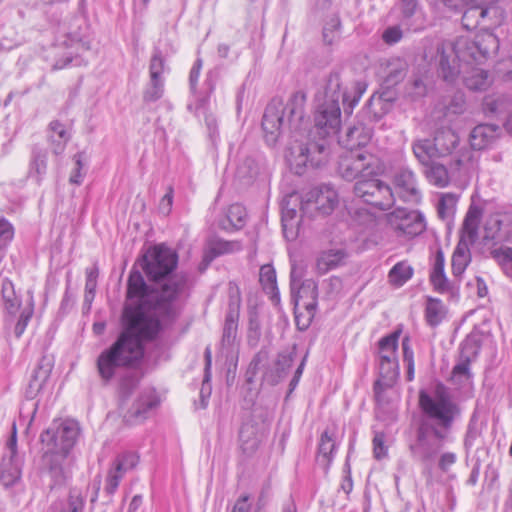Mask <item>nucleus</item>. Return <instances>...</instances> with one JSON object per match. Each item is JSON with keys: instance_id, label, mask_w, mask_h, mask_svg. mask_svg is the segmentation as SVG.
<instances>
[{"instance_id": "0eeeda50", "label": "nucleus", "mask_w": 512, "mask_h": 512, "mask_svg": "<svg viewBox=\"0 0 512 512\" xmlns=\"http://www.w3.org/2000/svg\"><path fill=\"white\" fill-rule=\"evenodd\" d=\"M462 25L473 30L483 24L487 27L498 26L503 21V10L496 0H471L464 7Z\"/></svg>"}, {"instance_id": "de8ad7c7", "label": "nucleus", "mask_w": 512, "mask_h": 512, "mask_svg": "<svg viewBox=\"0 0 512 512\" xmlns=\"http://www.w3.org/2000/svg\"><path fill=\"white\" fill-rule=\"evenodd\" d=\"M139 462V457L133 453V452H124L119 454L115 460L113 461L112 465L117 468V470H120L121 473L124 475L136 467V465Z\"/></svg>"}, {"instance_id": "4c0bfd02", "label": "nucleus", "mask_w": 512, "mask_h": 512, "mask_svg": "<svg viewBox=\"0 0 512 512\" xmlns=\"http://www.w3.org/2000/svg\"><path fill=\"white\" fill-rule=\"evenodd\" d=\"M414 269L407 261L396 263L388 273V281L395 287L403 286L413 276Z\"/></svg>"}, {"instance_id": "412c9836", "label": "nucleus", "mask_w": 512, "mask_h": 512, "mask_svg": "<svg viewBox=\"0 0 512 512\" xmlns=\"http://www.w3.org/2000/svg\"><path fill=\"white\" fill-rule=\"evenodd\" d=\"M371 129L364 125H355L349 127L344 135L339 137V144L347 151H362L371 140Z\"/></svg>"}, {"instance_id": "b1692460", "label": "nucleus", "mask_w": 512, "mask_h": 512, "mask_svg": "<svg viewBox=\"0 0 512 512\" xmlns=\"http://www.w3.org/2000/svg\"><path fill=\"white\" fill-rule=\"evenodd\" d=\"M262 165L255 156H245L239 160L235 177L244 186L251 185L260 175Z\"/></svg>"}, {"instance_id": "4468645a", "label": "nucleus", "mask_w": 512, "mask_h": 512, "mask_svg": "<svg viewBox=\"0 0 512 512\" xmlns=\"http://www.w3.org/2000/svg\"><path fill=\"white\" fill-rule=\"evenodd\" d=\"M165 58L162 51L155 47L149 64V82L143 93V99L146 102H155L159 100L164 93Z\"/></svg>"}, {"instance_id": "1a4fd4ad", "label": "nucleus", "mask_w": 512, "mask_h": 512, "mask_svg": "<svg viewBox=\"0 0 512 512\" xmlns=\"http://www.w3.org/2000/svg\"><path fill=\"white\" fill-rule=\"evenodd\" d=\"M353 192L361 201L380 210L391 208L395 202L391 187L373 176L358 179L354 184Z\"/></svg>"}, {"instance_id": "473e14b6", "label": "nucleus", "mask_w": 512, "mask_h": 512, "mask_svg": "<svg viewBox=\"0 0 512 512\" xmlns=\"http://www.w3.org/2000/svg\"><path fill=\"white\" fill-rule=\"evenodd\" d=\"M1 294L7 314L15 317L21 307V299L16 295L14 284L9 279L2 280Z\"/></svg>"}, {"instance_id": "9d476101", "label": "nucleus", "mask_w": 512, "mask_h": 512, "mask_svg": "<svg viewBox=\"0 0 512 512\" xmlns=\"http://www.w3.org/2000/svg\"><path fill=\"white\" fill-rule=\"evenodd\" d=\"M386 221L399 237L413 238L426 229L423 215L419 211H411L406 208H397L386 214Z\"/></svg>"}, {"instance_id": "f704fd0d", "label": "nucleus", "mask_w": 512, "mask_h": 512, "mask_svg": "<svg viewBox=\"0 0 512 512\" xmlns=\"http://www.w3.org/2000/svg\"><path fill=\"white\" fill-rule=\"evenodd\" d=\"M345 253L341 249L324 251L317 258L316 268L320 274L338 267L344 260Z\"/></svg>"}, {"instance_id": "a19ab883", "label": "nucleus", "mask_w": 512, "mask_h": 512, "mask_svg": "<svg viewBox=\"0 0 512 512\" xmlns=\"http://www.w3.org/2000/svg\"><path fill=\"white\" fill-rule=\"evenodd\" d=\"M47 171V152L45 150L34 148L32 151V158L30 163L29 175L36 178L37 183H40L42 177Z\"/></svg>"}, {"instance_id": "39448f33", "label": "nucleus", "mask_w": 512, "mask_h": 512, "mask_svg": "<svg viewBox=\"0 0 512 512\" xmlns=\"http://www.w3.org/2000/svg\"><path fill=\"white\" fill-rule=\"evenodd\" d=\"M178 264V255L175 250L164 244L149 248L142 257V269L147 278L153 282H166L173 277L172 272Z\"/></svg>"}, {"instance_id": "6e6d98bb", "label": "nucleus", "mask_w": 512, "mask_h": 512, "mask_svg": "<svg viewBox=\"0 0 512 512\" xmlns=\"http://www.w3.org/2000/svg\"><path fill=\"white\" fill-rule=\"evenodd\" d=\"M293 364L292 354H279L276 361V372L279 378H283L287 375Z\"/></svg>"}, {"instance_id": "052dcab7", "label": "nucleus", "mask_w": 512, "mask_h": 512, "mask_svg": "<svg viewBox=\"0 0 512 512\" xmlns=\"http://www.w3.org/2000/svg\"><path fill=\"white\" fill-rule=\"evenodd\" d=\"M399 335V332H394L381 338L379 341V350H389L390 354H396Z\"/></svg>"}, {"instance_id": "a18cd8bd", "label": "nucleus", "mask_w": 512, "mask_h": 512, "mask_svg": "<svg viewBox=\"0 0 512 512\" xmlns=\"http://www.w3.org/2000/svg\"><path fill=\"white\" fill-rule=\"evenodd\" d=\"M261 323L257 313L253 312L249 315L247 329V343L251 347H256L261 339Z\"/></svg>"}, {"instance_id": "5fc2aeb1", "label": "nucleus", "mask_w": 512, "mask_h": 512, "mask_svg": "<svg viewBox=\"0 0 512 512\" xmlns=\"http://www.w3.org/2000/svg\"><path fill=\"white\" fill-rule=\"evenodd\" d=\"M98 274L99 271L96 266L86 270L85 300H88V294H92V297H94Z\"/></svg>"}, {"instance_id": "e433bc0d", "label": "nucleus", "mask_w": 512, "mask_h": 512, "mask_svg": "<svg viewBox=\"0 0 512 512\" xmlns=\"http://www.w3.org/2000/svg\"><path fill=\"white\" fill-rule=\"evenodd\" d=\"M446 309L440 299L428 297L425 307V319L429 326L436 327L445 318Z\"/></svg>"}, {"instance_id": "4d7b16f0", "label": "nucleus", "mask_w": 512, "mask_h": 512, "mask_svg": "<svg viewBox=\"0 0 512 512\" xmlns=\"http://www.w3.org/2000/svg\"><path fill=\"white\" fill-rule=\"evenodd\" d=\"M14 235L13 226L5 218L0 219V249L7 246Z\"/></svg>"}, {"instance_id": "49530a36", "label": "nucleus", "mask_w": 512, "mask_h": 512, "mask_svg": "<svg viewBox=\"0 0 512 512\" xmlns=\"http://www.w3.org/2000/svg\"><path fill=\"white\" fill-rule=\"evenodd\" d=\"M139 462V457L133 453V452H124L119 454L115 460L113 461L112 465L117 468V470H120L121 473L124 475L136 467V465Z\"/></svg>"}, {"instance_id": "9b49d317", "label": "nucleus", "mask_w": 512, "mask_h": 512, "mask_svg": "<svg viewBox=\"0 0 512 512\" xmlns=\"http://www.w3.org/2000/svg\"><path fill=\"white\" fill-rule=\"evenodd\" d=\"M79 435L78 423L72 420H65L59 424L54 423L40 435V441L45 448L54 449L58 447V437H62V452L68 453L76 443Z\"/></svg>"}, {"instance_id": "338daca9", "label": "nucleus", "mask_w": 512, "mask_h": 512, "mask_svg": "<svg viewBox=\"0 0 512 512\" xmlns=\"http://www.w3.org/2000/svg\"><path fill=\"white\" fill-rule=\"evenodd\" d=\"M4 455H7V458H11L12 460L14 458H19L17 454V437H16V425L13 423L12 426V435L10 439L7 441L6 444V453Z\"/></svg>"}, {"instance_id": "393cba45", "label": "nucleus", "mask_w": 512, "mask_h": 512, "mask_svg": "<svg viewBox=\"0 0 512 512\" xmlns=\"http://www.w3.org/2000/svg\"><path fill=\"white\" fill-rule=\"evenodd\" d=\"M499 127L492 124H480L470 133V145L474 150H482L492 144L499 135Z\"/></svg>"}, {"instance_id": "79ce46f5", "label": "nucleus", "mask_w": 512, "mask_h": 512, "mask_svg": "<svg viewBox=\"0 0 512 512\" xmlns=\"http://www.w3.org/2000/svg\"><path fill=\"white\" fill-rule=\"evenodd\" d=\"M483 106L487 113L503 115L512 110V98L509 96H488L485 97Z\"/></svg>"}, {"instance_id": "7c9ffc66", "label": "nucleus", "mask_w": 512, "mask_h": 512, "mask_svg": "<svg viewBox=\"0 0 512 512\" xmlns=\"http://www.w3.org/2000/svg\"><path fill=\"white\" fill-rule=\"evenodd\" d=\"M436 149L440 156L444 157L452 153L459 144V136L450 128H443L436 132L434 136Z\"/></svg>"}, {"instance_id": "f8f14e48", "label": "nucleus", "mask_w": 512, "mask_h": 512, "mask_svg": "<svg viewBox=\"0 0 512 512\" xmlns=\"http://www.w3.org/2000/svg\"><path fill=\"white\" fill-rule=\"evenodd\" d=\"M338 204V194L330 186L323 185L311 189L301 201V211L303 214L313 215L318 211L323 215L330 214Z\"/></svg>"}, {"instance_id": "423d86ee", "label": "nucleus", "mask_w": 512, "mask_h": 512, "mask_svg": "<svg viewBox=\"0 0 512 512\" xmlns=\"http://www.w3.org/2000/svg\"><path fill=\"white\" fill-rule=\"evenodd\" d=\"M379 171L378 158L367 151H347L338 163V173L348 181L376 176Z\"/></svg>"}, {"instance_id": "f3484780", "label": "nucleus", "mask_w": 512, "mask_h": 512, "mask_svg": "<svg viewBox=\"0 0 512 512\" xmlns=\"http://www.w3.org/2000/svg\"><path fill=\"white\" fill-rule=\"evenodd\" d=\"M396 194L405 202L418 203L421 193L417 187L415 174L409 169H401L394 176Z\"/></svg>"}, {"instance_id": "f03ea898", "label": "nucleus", "mask_w": 512, "mask_h": 512, "mask_svg": "<svg viewBox=\"0 0 512 512\" xmlns=\"http://www.w3.org/2000/svg\"><path fill=\"white\" fill-rule=\"evenodd\" d=\"M190 289L189 276L174 274L159 289L150 290L141 272L133 270L127 282L128 304L123 310V330L96 361L99 376L109 382L120 367H135L144 357V342L157 338L179 318Z\"/></svg>"}, {"instance_id": "c756f323", "label": "nucleus", "mask_w": 512, "mask_h": 512, "mask_svg": "<svg viewBox=\"0 0 512 512\" xmlns=\"http://www.w3.org/2000/svg\"><path fill=\"white\" fill-rule=\"evenodd\" d=\"M412 149L415 157L423 166L434 163L436 162L435 158L441 157L434 140H417L413 143Z\"/></svg>"}, {"instance_id": "3c124183", "label": "nucleus", "mask_w": 512, "mask_h": 512, "mask_svg": "<svg viewBox=\"0 0 512 512\" xmlns=\"http://www.w3.org/2000/svg\"><path fill=\"white\" fill-rule=\"evenodd\" d=\"M457 197L454 194H443L438 202L437 211L441 219H446L454 214Z\"/></svg>"}, {"instance_id": "37998d69", "label": "nucleus", "mask_w": 512, "mask_h": 512, "mask_svg": "<svg viewBox=\"0 0 512 512\" xmlns=\"http://www.w3.org/2000/svg\"><path fill=\"white\" fill-rule=\"evenodd\" d=\"M380 379L375 382V391L381 386L391 387L399 375L398 362L379 363Z\"/></svg>"}, {"instance_id": "680f3d73", "label": "nucleus", "mask_w": 512, "mask_h": 512, "mask_svg": "<svg viewBox=\"0 0 512 512\" xmlns=\"http://www.w3.org/2000/svg\"><path fill=\"white\" fill-rule=\"evenodd\" d=\"M403 37L402 29L399 26H390L382 33L383 41L388 45L398 43Z\"/></svg>"}, {"instance_id": "8fccbe9b", "label": "nucleus", "mask_w": 512, "mask_h": 512, "mask_svg": "<svg viewBox=\"0 0 512 512\" xmlns=\"http://www.w3.org/2000/svg\"><path fill=\"white\" fill-rule=\"evenodd\" d=\"M492 257L502 267L503 271L512 277V248L505 247L491 252Z\"/></svg>"}, {"instance_id": "c85d7f7f", "label": "nucleus", "mask_w": 512, "mask_h": 512, "mask_svg": "<svg viewBox=\"0 0 512 512\" xmlns=\"http://www.w3.org/2000/svg\"><path fill=\"white\" fill-rule=\"evenodd\" d=\"M21 478V460L20 458H7L3 455L1 462L0 481L5 487L16 484Z\"/></svg>"}, {"instance_id": "e2e57ef3", "label": "nucleus", "mask_w": 512, "mask_h": 512, "mask_svg": "<svg viewBox=\"0 0 512 512\" xmlns=\"http://www.w3.org/2000/svg\"><path fill=\"white\" fill-rule=\"evenodd\" d=\"M430 281L437 292L443 293L451 290V284L445 273L430 274Z\"/></svg>"}, {"instance_id": "6e6552de", "label": "nucleus", "mask_w": 512, "mask_h": 512, "mask_svg": "<svg viewBox=\"0 0 512 512\" xmlns=\"http://www.w3.org/2000/svg\"><path fill=\"white\" fill-rule=\"evenodd\" d=\"M290 285L296 309L306 311L305 322L300 327L308 328L315 316L318 304L317 282L313 279L301 282V275H298L296 268L293 267L290 274Z\"/></svg>"}, {"instance_id": "ea45409f", "label": "nucleus", "mask_w": 512, "mask_h": 512, "mask_svg": "<svg viewBox=\"0 0 512 512\" xmlns=\"http://www.w3.org/2000/svg\"><path fill=\"white\" fill-rule=\"evenodd\" d=\"M49 129L53 133V135L50 136L53 145V153L56 155L61 154L70 139V135L65 129V126L57 120L49 124Z\"/></svg>"}, {"instance_id": "09e8293b", "label": "nucleus", "mask_w": 512, "mask_h": 512, "mask_svg": "<svg viewBox=\"0 0 512 512\" xmlns=\"http://www.w3.org/2000/svg\"><path fill=\"white\" fill-rule=\"evenodd\" d=\"M34 313V301L33 298L29 300L27 305L20 312L19 318L14 327V334L17 338L21 337L24 333L29 321L31 320Z\"/></svg>"}, {"instance_id": "ddd939ff", "label": "nucleus", "mask_w": 512, "mask_h": 512, "mask_svg": "<svg viewBox=\"0 0 512 512\" xmlns=\"http://www.w3.org/2000/svg\"><path fill=\"white\" fill-rule=\"evenodd\" d=\"M68 453L45 448L42 456L43 470L50 478V488L63 485L70 476Z\"/></svg>"}, {"instance_id": "a211bd4d", "label": "nucleus", "mask_w": 512, "mask_h": 512, "mask_svg": "<svg viewBox=\"0 0 512 512\" xmlns=\"http://www.w3.org/2000/svg\"><path fill=\"white\" fill-rule=\"evenodd\" d=\"M240 306V297L238 295L230 296L221 339V345L223 347L230 348L237 339Z\"/></svg>"}, {"instance_id": "6ab92c4d", "label": "nucleus", "mask_w": 512, "mask_h": 512, "mask_svg": "<svg viewBox=\"0 0 512 512\" xmlns=\"http://www.w3.org/2000/svg\"><path fill=\"white\" fill-rule=\"evenodd\" d=\"M265 437V429L254 421L245 422L239 431V442L242 452L252 455L259 448Z\"/></svg>"}, {"instance_id": "864d4df0", "label": "nucleus", "mask_w": 512, "mask_h": 512, "mask_svg": "<svg viewBox=\"0 0 512 512\" xmlns=\"http://www.w3.org/2000/svg\"><path fill=\"white\" fill-rule=\"evenodd\" d=\"M123 476L124 474L121 473L120 470H117L113 465L111 466L106 477V484L104 488L108 495L115 493Z\"/></svg>"}, {"instance_id": "aec40b11", "label": "nucleus", "mask_w": 512, "mask_h": 512, "mask_svg": "<svg viewBox=\"0 0 512 512\" xmlns=\"http://www.w3.org/2000/svg\"><path fill=\"white\" fill-rule=\"evenodd\" d=\"M478 160L473 152L466 150L461 152L451 163L450 173L453 179L460 183H466L477 171Z\"/></svg>"}, {"instance_id": "bb28decb", "label": "nucleus", "mask_w": 512, "mask_h": 512, "mask_svg": "<svg viewBox=\"0 0 512 512\" xmlns=\"http://www.w3.org/2000/svg\"><path fill=\"white\" fill-rule=\"evenodd\" d=\"M481 218L482 209L476 205H471L465 216L460 238H465L468 243L473 244L477 238Z\"/></svg>"}, {"instance_id": "bf43d9fd", "label": "nucleus", "mask_w": 512, "mask_h": 512, "mask_svg": "<svg viewBox=\"0 0 512 512\" xmlns=\"http://www.w3.org/2000/svg\"><path fill=\"white\" fill-rule=\"evenodd\" d=\"M74 161H75V168L73 169L71 175H70V178H69V182L71 184H76V185H80L82 183V180H83V173H82V169H83V153H77L74 155Z\"/></svg>"}, {"instance_id": "58836bf2", "label": "nucleus", "mask_w": 512, "mask_h": 512, "mask_svg": "<svg viewBox=\"0 0 512 512\" xmlns=\"http://www.w3.org/2000/svg\"><path fill=\"white\" fill-rule=\"evenodd\" d=\"M247 217L246 209L240 204H232L227 211L226 219L221 222L223 229H240L245 225Z\"/></svg>"}, {"instance_id": "603ef678", "label": "nucleus", "mask_w": 512, "mask_h": 512, "mask_svg": "<svg viewBox=\"0 0 512 512\" xmlns=\"http://www.w3.org/2000/svg\"><path fill=\"white\" fill-rule=\"evenodd\" d=\"M84 503V498L81 492L76 489H71L68 499L60 512H83Z\"/></svg>"}, {"instance_id": "cd10ccee", "label": "nucleus", "mask_w": 512, "mask_h": 512, "mask_svg": "<svg viewBox=\"0 0 512 512\" xmlns=\"http://www.w3.org/2000/svg\"><path fill=\"white\" fill-rule=\"evenodd\" d=\"M465 238H460L454 253L452 255V273L455 277H460L466 270L471 261L470 246Z\"/></svg>"}, {"instance_id": "dca6fc26", "label": "nucleus", "mask_w": 512, "mask_h": 512, "mask_svg": "<svg viewBox=\"0 0 512 512\" xmlns=\"http://www.w3.org/2000/svg\"><path fill=\"white\" fill-rule=\"evenodd\" d=\"M54 366L53 359L49 356H42L34 368L28 387L26 397L34 399L43 391L50 380V375Z\"/></svg>"}, {"instance_id": "13d9d810", "label": "nucleus", "mask_w": 512, "mask_h": 512, "mask_svg": "<svg viewBox=\"0 0 512 512\" xmlns=\"http://www.w3.org/2000/svg\"><path fill=\"white\" fill-rule=\"evenodd\" d=\"M385 435L382 432H376L373 437V453L378 460L386 457L387 447L385 446Z\"/></svg>"}, {"instance_id": "5701e85b", "label": "nucleus", "mask_w": 512, "mask_h": 512, "mask_svg": "<svg viewBox=\"0 0 512 512\" xmlns=\"http://www.w3.org/2000/svg\"><path fill=\"white\" fill-rule=\"evenodd\" d=\"M158 404L152 394H142L132 404L131 408L124 414V421L128 424H136L144 421L150 410Z\"/></svg>"}, {"instance_id": "4be33fe9", "label": "nucleus", "mask_w": 512, "mask_h": 512, "mask_svg": "<svg viewBox=\"0 0 512 512\" xmlns=\"http://www.w3.org/2000/svg\"><path fill=\"white\" fill-rule=\"evenodd\" d=\"M242 250V243L236 240H224L222 238H212L208 241L203 255V263L207 267L215 258L235 253Z\"/></svg>"}, {"instance_id": "69168bd1", "label": "nucleus", "mask_w": 512, "mask_h": 512, "mask_svg": "<svg viewBox=\"0 0 512 512\" xmlns=\"http://www.w3.org/2000/svg\"><path fill=\"white\" fill-rule=\"evenodd\" d=\"M427 92L426 84L421 77H415L410 84V95L414 98L423 97Z\"/></svg>"}, {"instance_id": "20e7f679", "label": "nucleus", "mask_w": 512, "mask_h": 512, "mask_svg": "<svg viewBox=\"0 0 512 512\" xmlns=\"http://www.w3.org/2000/svg\"><path fill=\"white\" fill-rule=\"evenodd\" d=\"M419 405L423 415L417 423L415 441L409 449L417 461L431 463L442 449L461 409L442 386L437 387L434 397L421 391Z\"/></svg>"}, {"instance_id": "774afa93", "label": "nucleus", "mask_w": 512, "mask_h": 512, "mask_svg": "<svg viewBox=\"0 0 512 512\" xmlns=\"http://www.w3.org/2000/svg\"><path fill=\"white\" fill-rule=\"evenodd\" d=\"M268 359V352L266 350H260L258 353L255 354L253 359L251 360L249 364V371L252 372V374H255L256 371L259 369V366L262 362H265Z\"/></svg>"}, {"instance_id": "0e129e2a", "label": "nucleus", "mask_w": 512, "mask_h": 512, "mask_svg": "<svg viewBox=\"0 0 512 512\" xmlns=\"http://www.w3.org/2000/svg\"><path fill=\"white\" fill-rule=\"evenodd\" d=\"M457 461V456L453 452H445L440 455L438 460V468L446 473L449 471L452 465H454Z\"/></svg>"}, {"instance_id": "c9c22d12", "label": "nucleus", "mask_w": 512, "mask_h": 512, "mask_svg": "<svg viewBox=\"0 0 512 512\" xmlns=\"http://www.w3.org/2000/svg\"><path fill=\"white\" fill-rule=\"evenodd\" d=\"M259 281L266 293L271 295V300L275 303L279 302L276 272L272 265L266 264L260 268Z\"/></svg>"}, {"instance_id": "2eb2a0df", "label": "nucleus", "mask_w": 512, "mask_h": 512, "mask_svg": "<svg viewBox=\"0 0 512 512\" xmlns=\"http://www.w3.org/2000/svg\"><path fill=\"white\" fill-rule=\"evenodd\" d=\"M301 201H304V198H301L297 193H293L285 197L282 203V227L284 236L293 240L296 238L298 234V226L299 220L297 219L299 206L300 216L302 217L304 214L301 211Z\"/></svg>"}, {"instance_id": "2f4dec72", "label": "nucleus", "mask_w": 512, "mask_h": 512, "mask_svg": "<svg viewBox=\"0 0 512 512\" xmlns=\"http://www.w3.org/2000/svg\"><path fill=\"white\" fill-rule=\"evenodd\" d=\"M424 174L428 182L438 188L448 186L450 179L452 178L451 173L448 171L446 166L439 162L426 165Z\"/></svg>"}, {"instance_id": "f257e3e1", "label": "nucleus", "mask_w": 512, "mask_h": 512, "mask_svg": "<svg viewBox=\"0 0 512 512\" xmlns=\"http://www.w3.org/2000/svg\"><path fill=\"white\" fill-rule=\"evenodd\" d=\"M365 91L366 84L351 81L346 71H332L326 80L324 100L315 111V126L309 130L304 118L306 94L303 91L293 93L286 104L274 98L266 106L262 118L264 139L268 145H275L289 129L291 139L286 160L291 170L301 175L308 165L319 167L328 161L330 154L327 136L340 127V99L345 114L350 115Z\"/></svg>"}, {"instance_id": "7ed1b4c3", "label": "nucleus", "mask_w": 512, "mask_h": 512, "mask_svg": "<svg viewBox=\"0 0 512 512\" xmlns=\"http://www.w3.org/2000/svg\"><path fill=\"white\" fill-rule=\"evenodd\" d=\"M498 48V38L489 31H483L474 38L460 36L455 41H442L436 48L439 73L449 83L463 74L464 84L469 90L484 91L491 84L490 75L473 65L483 63Z\"/></svg>"}, {"instance_id": "72a5a7b5", "label": "nucleus", "mask_w": 512, "mask_h": 512, "mask_svg": "<svg viewBox=\"0 0 512 512\" xmlns=\"http://www.w3.org/2000/svg\"><path fill=\"white\" fill-rule=\"evenodd\" d=\"M336 449L335 441L332 436L329 434L328 430H325L320 438L319 448H318V456L317 462L321 465L324 470H328L332 459L333 454Z\"/></svg>"}, {"instance_id": "a878e982", "label": "nucleus", "mask_w": 512, "mask_h": 512, "mask_svg": "<svg viewBox=\"0 0 512 512\" xmlns=\"http://www.w3.org/2000/svg\"><path fill=\"white\" fill-rule=\"evenodd\" d=\"M466 346H463L460 353V358L458 363L453 367L451 372V382L458 386H464L470 383L472 379V373L470 371V363L472 357H475L476 351H473L471 354L466 352Z\"/></svg>"}, {"instance_id": "c03bdc74", "label": "nucleus", "mask_w": 512, "mask_h": 512, "mask_svg": "<svg viewBox=\"0 0 512 512\" xmlns=\"http://www.w3.org/2000/svg\"><path fill=\"white\" fill-rule=\"evenodd\" d=\"M139 377L135 373H128L122 377L119 385L121 403L128 400L139 384Z\"/></svg>"}]
</instances>
